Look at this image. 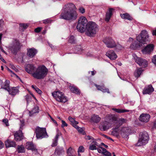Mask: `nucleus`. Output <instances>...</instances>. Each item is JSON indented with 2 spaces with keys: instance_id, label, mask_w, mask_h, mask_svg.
Segmentation results:
<instances>
[{
  "instance_id": "1",
  "label": "nucleus",
  "mask_w": 156,
  "mask_h": 156,
  "mask_svg": "<svg viewBox=\"0 0 156 156\" xmlns=\"http://www.w3.org/2000/svg\"><path fill=\"white\" fill-rule=\"evenodd\" d=\"M126 122V120L123 118H121L118 120L117 117L116 116L109 114L105 117V121L99 126L100 129L105 131L112 126L115 127L113 128L114 131H116L123 124Z\"/></svg>"
},
{
  "instance_id": "2",
  "label": "nucleus",
  "mask_w": 156,
  "mask_h": 156,
  "mask_svg": "<svg viewBox=\"0 0 156 156\" xmlns=\"http://www.w3.org/2000/svg\"><path fill=\"white\" fill-rule=\"evenodd\" d=\"M25 70L34 78L38 80L43 79L48 73V69L44 65H40L36 68L33 65L29 64L27 66Z\"/></svg>"
},
{
  "instance_id": "3",
  "label": "nucleus",
  "mask_w": 156,
  "mask_h": 156,
  "mask_svg": "<svg viewBox=\"0 0 156 156\" xmlns=\"http://www.w3.org/2000/svg\"><path fill=\"white\" fill-rule=\"evenodd\" d=\"M75 5L72 3L65 4L63 7L59 18L67 20H75L78 16Z\"/></svg>"
},
{
  "instance_id": "4",
  "label": "nucleus",
  "mask_w": 156,
  "mask_h": 156,
  "mask_svg": "<svg viewBox=\"0 0 156 156\" xmlns=\"http://www.w3.org/2000/svg\"><path fill=\"white\" fill-rule=\"evenodd\" d=\"M88 21L84 16H81L78 19L76 27L77 30L81 33L85 32L88 25Z\"/></svg>"
},
{
  "instance_id": "5",
  "label": "nucleus",
  "mask_w": 156,
  "mask_h": 156,
  "mask_svg": "<svg viewBox=\"0 0 156 156\" xmlns=\"http://www.w3.org/2000/svg\"><path fill=\"white\" fill-rule=\"evenodd\" d=\"M98 30V25L95 23L89 22L88 23L86 34L88 36L93 37L95 36Z\"/></svg>"
},
{
  "instance_id": "6",
  "label": "nucleus",
  "mask_w": 156,
  "mask_h": 156,
  "mask_svg": "<svg viewBox=\"0 0 156 156\" xmlns=\"http://www.w3.org/2000/svg\"><path fill=\"white\" fill-rule=\"evenodd\" d=\"M149 140V136L147 132L143 131L140 133L139 138L137 143L136 144L137 146H141L147 144Z\"/></svg>"
},
{
  "instance_id": "7",
  "label": "nucleus",
  "mask_w": 156,
  "mask_h": 156,
  "mask_svg": "<svg viewBox=\"0 0 156 156\" xmlns=\"http://www.w3.org/2000/svg\"><path fill=\"white\" fill-rule=\"evenodd\" d=\"M35 133L37 139H41L48 136L45 128L36 127L35 129Z\"/></svg>"
},
{
  "instance_id": "8",
  "label": "nucleus",
  "mask_w": 156,
  "mask_h": 156,
  "mask_svg": "<svg viewBox=\"0 0 156 156\" xmlns=\"http://www.w3.org/2000/svg\"><path fill=\"white\" fill-rule=\"evenodd\" d=\"M53 96L58 102L65 103L68 100L67 98L65 96L64 94L59 91L54 92L52 93Z\"/></svg>"
},
{
  "instance_id": "9",
  "label": "nucleus",
  "mask_w": 156,
  "mask_h": 156,
  "mask_svg": "<svg viewBox=\"0 0 156 156\" xmlns=\"http://www.w3.org/2000/svg\"><path fill=\"white\" fill-rule=\"evenodd\" d=\"M20 127L19 130L15 132L14 134L15 139L16 141H20L23 138V133L22 130L24 125V121L20 120Z\"/></svg>"
},
{
  "instance_id": "10",
  "label": "nucleus",
  "mask_w": 156,
  "mask_h": 156,
  "mask_svg": "<svg viewBox=\"0 0 156 156\" xmlns=\"http://www.w3.org/2000/svg\"><path fill=\"white\" fill-rule=\"evenodd\" d=\"M89 149L91 150L97 149L99 153L102 154L105 156H112L111 153L105 149L101 147H99L97 148L95 145L94 144L90 145L89 147Z\"/></svg>"
},
{
  "instance_id": "11",
  "label": "nucleus",
  "mask_w": 156,
  "mask_h": 156,
  "mask_svg": "<svg viewBox=\"0 0 156 156\" xmlns=\"http://www.w3.org/2000/svg\"><path fill=\"white\" fill-rule=\"evenodd\" d=\"M21 46L22 45L19 41H15L9 47V49L12 53L16 55L20 50Z\"/></svg>"
},
{
  "instance_id": "12",
  "label": "nucleus",
  "mask_w": 156,
  "mask_h": 156,
  "mask_svg": "<svg viewBox=\"0 0 156 156\" xmlns=\"http://www.w3.org/2000/svg\"><path fill=\"white\" fill-rule=\"evenodd\" d=\"M133 56L134 59L140 66L144 67L147 66L148 63L145 59L138 57L135 54H133Z\"/></svg>"
},
{
  "instance_id": "13",
  "label": "nucleus",
  "mask_w": 156,
  "mask_h": 156,
  "mask_svg": "<svg viewBox=\"0 0 156 156\" xmlns=\"http://www.w3.org/2000/svg\"><path fill=\"white\" fill-rule=\"evenodd\" d=\"M103 42L107 47L112 48L115 47L116 44L115 41L111 37H106L103 40Z\"/></svg>"
},
{
  "instance_id": "14",
  "label": "nucleus",
  "mask_w": 156,
  "mask_h": 156,
  "mask_svg": "<svg viewBox=\"0 0 156 156\" xmlns=\"http://www.w3.org/2000/svg\"><path fill=\"white\" fill-rule=\"evenodd\" d=\"M148 35L147 31L146 30L142 31L140 35L136 37V40L140 43H143L145 42L148 38Z\"/></svg>"
},
{
  "instance_id": "15",
  "label": "nucleus",
  "mask_w": 156,
  "mask_h": 156,
  "mask_svg": "<svg viewBox=\"0 0 156 156\" xmlns=\"http://www.w3.org/2000/svg\"><path fill=\"white\" fill-rule=\"evenodd\" d=\"M150 117L149 114L142 113L140 116L139 120L142 122H147L149 121Z\"/></svg>"
},
{
  "instance_id": "16",
  "label": "nucleus",
  "mask_w": 156,
  "mask_h": 156,
  "mask_svg": "<svg viewBox=\"0 0 156 156\" xmlns=\"http://www.w3.org/2000/svg\"><path fill=\"white\" fill-rule=\"evenodd\" d=\"M154 47V45L153 44H150L142 50V51L145 54L149 53L153 50Z\"/></svg>"
},
{
  "instance_id": "17",
  "label": "nucleus",
  "mask_w": 156,
  "mask_h": 156,
  "mask_svg": "<svg viewBox=\"0 0 156 156\" xmlns=\"http://www.w3.org/2000/svg\"><path fill=\"white\" fill-rule=\"evenodd\" d=\"M154 91V89L151 85L146 86L144 88L143 94H150Z\"/></svg>"
},
{
  "instance_id": "18",
  "label": "nucleus",
  "mask_w": 156,
  "mask_h": 156,
  "mask_svg": "<svg viewBox=\"0 0 156 156\" xmlns=\"http://www.w3.org/2000/svg\"><path fill=\"white\" fill-rule=\"evenodd\" d=\"M37 51L34 48L27 49V55L29 57L32 58H33L37 53Z\"/></svg>"
},
{
  "instance_id": "19",
  "label": "nucleus",
  "mask_w": 156,
  "mask_h": 156,
  "mask_svg": "<svg viewBox=\"0 0 156 156\" xmlns=\"http://www.w3.org/2000/svg\"><path fill=\"white\" fill-rule=\"evenodd\" d=\"M0 84L1 89H3L8 90L10 88L9 81L8 80H6L3 83L2 81L0 79Z\"/></svg>"
},
{
  "instance_id": "20",
  "label": "nucleus",
  "mask_w": 156,
  "mask_h": 156,
  "mask_svg": "<svg viewBox=\"0 0 156 156\" xmlns=\"http://www.w3.org/2000/svg\"><path fill=\"white\" fill-rule=\"evenodd\" d=\"M106 55L112 60H115L117 58V55L112 50L108 51L107 52Z\"/></svg>"
},
{
  "instance_id": "21",
  "label": "nucleus",
  "mask_w": 156,
  "mask_h": 156,
  "mask_svg": "<svg viewBox=\"0 0 156 156\" xmlns=\"http://www.w3.org/2000/svg\"><path fill=\"white\" fill-rule=\"evenodd\" d=\"M65 151L62 147H57L54 154L55 156H60L62 155L64 153Z\"/></svg>"
},
{
  "instance_id": "22",
  "label": "nucleus",
  "mask_w": 156,
  "mask_h": 156,
  "mask_svg": "<svg viewBox=\"0 0 156 156\" xmlns=\"http://www.w3.org/2000/svg\"><path fill=\"white\" fill-rule=\"evenodd\" d=\"M131 129L128 127L122 128L121 133V135L124 137H126L130 133Z\"/></svg>"
},
{
  "instance_id": "23",
  "label": "nucleus",
  "mask_w": 156,
  "mask_h": 156,
  "mask_svg": "<svg viewBox=\"0 0 156 156\" xmlns=\"http://www.w3.org/2000/svg\"><path fill=\"white\" fill-rule=\"evenodd\" d=\"M25 147L28 150H31L35 153L37 152V149H36L34 144L31 142H27L26 144Z\"/></svg>"
},
{
  "instance_id": "24",
  "label": "nucleus",
  "mask_w": 156,
  "mask_h": 156,
  "mask_svg": "<svg viewBox=\"0 0 156 156\" xmlns=\"http://www.w3.org/2000/svg\"><path fill=\"white\" fill-rule=\"evenodd\" d=\"M114 10L113 8L109 9L108 11L106 12L105 17V21L107 22L109 21L111 17L112 16V12Z\"/></svg>"
},
{
  "instance_id": "25",
  "label": "nucleus",
  "mask_w": 156,
  "mask_h": 156,
  "mask_svg": "<svg viewBox=\"0 0 156 156\" xmlns=\"http://www.w3.org/2000/svg\"><path fill=\"white\" fill-rule=\"evenodd\" d=\"M7 91L9 94L12 96H14L19 92L18 88L16 87L9 88Z\"/></svg>"
},
{
  "instance_id": "26",
  "label": "nucleus",
  "mask_w": 156,
  "mask_h": 156,
  "mask_svg": "<svg viewBox=\"0 0 156 156\" xmlns=\"http://www.w3.org/2000/svg\"><path fill=\"white\" fill-rule=\"evenodd\" d=\"M6 148L15 147L16 144L15 142L11 140L8 139L5 142Z\"/></svg>"
},
{
  "instance_id": "27",
  "label": "nucleus",
  "mask_w": 156,
  "mask_h": 156,
  "mask_svg": "<svg viewBox=\"0 0 156 156\" xmlns=\"http://www.w3.org/2000/svg\"><path fill=\"white\" fill-rule=\"evenodd\" d=\"M91 119L93 122L97 123L100 121L101 118L98 115L94 114L91 117Z\"/></svg>"
},
{
  "instance_id": "28",
  "label": "nucleus",
  "mask_w": 156,
  "mask_h": 156,
  "mask_svg": "<svg viewBox=\"0 0 156 156\" xmlns=\"http://www.w3.org/2000/svg\"><path fill=\"white\" fill-rule=\"evenodd\" d=\"M69 88L71 91L73 93L76 94H80V90L76 87L73 86H69Z\"/></svg>"
},
{
  "instance_id": "29",
  "label": "nucleus",
  "mask_w": 156,
  "mask_h": 156,
  "mask_svg": "<svg viewBox=\"0 0 156 156\" xmlns=\"http://www.w3.org/2000/svg\"><path fill=\"white\" fill-rule=\"evenodd\" d=\"M61 135L60 132L58 133L56 135L51 145L52 147L56 146L57 145L58 140V137Z\"/></svg>"
},
{
  "instance_id": "30",
  "label": "nucleus",
  "mask_w": 156,
  "mask_h": 156,
  "mask_svg": "<svg viewBox=\"0 0 156 156\" xmlns=\"http://www.w3.org/2000/svg\"><path fill=\"white\" fill-rule=\"evenodd\" d=\"M120 16L121 18L127 20H133V18L127 13L121 14H120Z\"/></svg>"
},
{
  "instance_id": "31",
  "label": "nucleus",
  "mask_w": 156,
  "mask_h": 156,
  "mask_svg": "<svg viewBox=\"0 0 156 156\" xmlns=\"http://www.w3.org/2000/svg\"><path fill=\"white\" fill-rule=\"evenodd\" d=\"M68 119L71 122L72 125L74 127L78 123V122L77 121H76L74 119L72 118L71 116L69 117Z\"/></svg>"
},
{
  "instance_id": "32",
  "label": "nucleus",
  "mask_w": 156,
  "mask_h": 156,
  "mask_svg": "<svg viewBox=\"0 0 156 156\" xmlns=\"http://www.w3.org/2000/svg\"><path fill=\"white\" fill-rule=\"evenodd\" d=\"M112 110L114 111L115 112L119 113H124L129 112L128 110L126 109H117L115 108H112Z\"/></svg>"
},
{
  "instance_id": "33",
  "label": "nucleus",
  "mask_w": 156,
  "mask_h": 156,
  "mask_svg": "<svg viewBox=\"0 0 156 156\" xmlns=\"http://www.w3.org/2000/svg\"><path fill=\"white\" fill-rule=\"evenodd\" d=\"M39 108L38 106L35 107L30 112V115L32 116L34 113H38L39 112Z\"/></svg>"
},
{
  "instance_id": "34",
  "label": "nucleus",
  "mask_w": 156,
  "mask_h": 156,
  "mask_svg": "<svg viewBox=\"0 0 156 156\" xmlns=\"http://www.w3.org/2000/svg\"><path fill=\"white\" fill-rule=\"evenodd\" d=\"M142 72V70L141 69H139L135 72L134 75L135 77L137 78L139 77Z\"/></svg>"
},
{
  "instance_id": "35",
  "label": "nucleus",
  "mask_w": 156,
  "mask_h": 156,
  "mask_svg": "<svg viewBox=\"0 0 156 156\" xmlns=\"http://www.w3.org/2000/svg\"><path fill=\"white\" fill-rule=\"evenodd\" d=\"M17 151L19 153L24 152H25L24 147L23 145L18 146Z\"/></svg>"
},
{
  "instance_id": "36",
  "label": "nucleus",
  "mask_w": 156,
  "mask_h": 156,
  "mask_svg": "<svg viewBox=\"0 0 156 156\" xmlns=\"http://www.w3.org/2000/svg\"><path fill=\"white\" fill-rule=\"evenodd\" d=\"M31 87L38 94H41L42 91L36 86H34L33 85H32L31 86Z\"/></svg>"
},
{
  "instance_id": "37",
  "label": "nucleus",
  "mask_w": 156,
  "mask_h": 156,
  "mask_svg": "<svg viewBox=\"0 0 156 156\" xmlns=\"http://www.w3.org/2000/svg\"><path fill=\"white\" fill-rule=\"evenodd\" d=\"M73 151H74V150L73 149V148L70 147L67 151V156H71L72 155V154L73 153Z\"/></svg>"
},
{
  "instance_id": "38",
  "label": "nucleus",
  "mask_w": 156,
  "mask_h": 156,
  "mask_svg": "<svg viewBox=\"0 0 156 156\" xmlns=\"http://www.w3.org/2000/svg\"><path fill=\"white\" fill-rule=\"evenodd\" d=\"M52 22V20L50 18L47 19L43 20V23L46 24L50 23Z\"/></svg>"
},
{
  "instance_id": "39",
  "label": "nucleus",
  "mask_w": 156,
  "mask_h": 156,
  "mask_svg": "<svg viewBox=\"0 0 156 156\" xmlns=\"http://www.w3.org/2000/svg\"><path fill=\"white\" fill-rule=\"evenodd\" d=\"M140 47V45H137L136 43L132 44L130 46V48L132 49H135L136 48Z\"/></svg>"
},
{
  "instance_id": "40",
  "label": "nucleus",
  "mask_w": 156,
  "mask_h": 156,
  "mask_svg": "<svg viewBox=\"0 0 156 156\" xmlns=\"http://www.w3.org/2000/svg\"><path fill=\"white\" fill-rule=\"evenodd\" d=\"M85 151V149L84 147L82 146H80L78 149L77 152H80L81 153H83Z\"/></svg>"
},
{
  "instance_id": "41",
  "label": "nucleus",
  "mask_w": 156,
  "mask_h": 156,
  "mask_svg": "<svg viewBox=\"0 0 156 156\" xmlns=\"http://www.w3.org/2000/svg\"><path fill=\"white\" fill-rule=\"evenodd\" d=\"M75 40L74 39V37L73 36H72L70 37L69 40V42L71 43H75Z\"/></svg>"
},
{
  "instance_id": "42",
  "label": "nucleus",
  "mask_w": 156,
  "mask_h": 156,
  "mask_svg": "<svg viewBox=\"0 0 156 156\" xmlns=\"http://www.w3.org/2000/svg\"><path fill=\"white\" fill-rule=\"evenodd\" d=\"M76 129H77L78 131L81 133H83L84 132L83 130L81 128L79 127L77 125H76L74 127Z\"/></svg>"
},
{
  "instance_id": "43",
  "label": "nucleus",
  "mask_w": 156,
  "mask_h": 156,
  "mask_svg": "<svg viewBox=\"0 0 156 156\" xmlns=\"http://www.w3.org/2000/svg\"><path fill=\"white\" fill-rule=\"evenodd\" d=\"M78 10L79 12L82 14H83L85 12V9L82 7H80Z\"/></svg>"
},
{
  "instance_id": "44",
  "label": "nucleus",
  "mask_w": 156,
  "mask_h": 156,
  "mask_svg": "<svg viewBox=\"0 0 156 156\" xmlns=\"http://www.w3.org/2000/svg\"><path fill=\"white\" fill-rule=\"evenodd\" d=\"M20 25L21 27L24 29H26L28 27V25L26 24H20Z\"/></svg>"
},
{
  "instance_id": "45",
  "label": "nucleus",
  "mask_w": 156,
  "mask_h": 156,
  "mask_svg": "<svg viewBox=\"0 0 156 156\" xmlns=\"http://www.w3.org/2000/svg\"><path fill=\"white\" fill-rule=\"evenodd\" d=\"M2 122L6 126H9V123L8 120L6 119H3Z\"/></svg>"
},
{
  "instance_id": "46",
  "label": "nucleus",
  "mask_w": 156,
  "mask_h": 156,
  "mask_svg": "<svg viewBox=\"0 0 156 156\" xmlns=\"http://www.w3.org/2000/svg\"><path fill=\"white\" fill-rule=\"evenodd\" d=\"M103 93L107 92L108 93H109L110 92L108 89L105 88L104 87H103L101 90Z\"/></svg>"
},
{
  "instance_id": "47",
  "label": "nucleus",
  "mask_w": 156,
  "mask_h": 156,
  "mask_svg": "<svg viewBox=\"0 0 156 156\" xmlns=\"http://www.w3.org/2000/svg\"><path fill=\"white\" fill-rule=\"evenodd\" d=\"M95 86L96 87L98 90H101L103 87H104V86H100L95 84Z\"/></svg>"
},
{
  "instance_id": "48",
  "label": "nucleus",
  "mask_w": 156,
  "mask_h": 156,
  "mask_svg": "<svg viewBox=\"0 0 156 156\" xmlns=\"http://www.w3.org/2000/svg\"><path fill=\"white\" fill-rule=\"evenodd\" d=\"M152 62L156 66V55H154L153 56L152 59Z\"/></svg>"
},
{
  "instance_id": "49",
  "label": "nucleus",
  "mask_w": 156,
  "mask_h": 156,
  "mask_svg": "<svg viewBox=\"0 0 156 156\" xmlns=\"http://www.w3.org/2000/svg\"><path fill=\"white\" fill-rule=\"evenodd\" d=\"M21 56L22 58V61L23 62L26 58V55L25 54L22 53L21 55Z\"/></svg>"
},
{
  "instance_id": "50",
  "label": "nucleus",
  "mask_w": 156,
  "mask_h": 156,
  "mask_svg": "<svg viewBox=\"0 0 156 156\" xmlns=\"http://www.w3.org/2000/svg\"><path fill=\"white\" fill-rule=\"evenodd\" d=\"M42 29V27H38L35 29L34 31L36 33H39L41 31Z\"/></svg>"
},
{
  "instance_id": "51",
  "label": "nucleus",
  "mask_w": 156,
  "mask_h": 156,
  "mask_svg": "<svg viewBox=\"0 0 156 156\" xmlns=\"http://www.w3.org/2000/svg\"><path fill=\"white\" fill-rule=\"evenodd\" d=\"M62 127H64V126H68L67 124L63 120H62Z\"/></svg>"
},
{
  "instance_id": "52",
  "label": "nucleus",
  "mask_w": 156,
  "mask_h": 156,
  "mask_svg": "<svg viewBox=\"0 0 156 156\" xmlns=\"http://www.w3.org/2000/svg\"><path fill=\"white\" fill-rule=\"evenodd\" d=\"M85 138L86 140H90V139H92L93 140H94V138L89 135L87 136Z\"/></svg>"
},
{
  "instance_id": "53",
  "label": "nucleus",
  "mask_w": 156,
  "mask_h": 156,
  "mask_svg": "<svg viewBox=\"0 0 156 156\" xmlns=\"http://www.w3.org/2000/svg\"><path fill=\"white\" fill-rule=\"evenodd\" d=\"M4 146V143L0 140V149H2Z\"/></svg>"
},
{
  "instance_id": "54",
  "label": "nucleus",
  "mask_w": 156,
  "mask_h": 156,
  "mask_svg": "<svg viewBox=\"0 0 156 156\" xmlns=\"http://www.w3.org/2000/svg\"><path fill=\"white\" fill-rule=\"evenodd\" d=\"M152 34L153 35L156 36V29L153 30L152 31Z\"/></svg>"
},
{
  "instance_id": "55",
  "label": "nucleus",
  "mask_w": 156,
  "mask_h": 156,
  "mask_svg": "<svg viewBox=\"0 0 156 156\" xmlns=\"http://www.w3.org/2000/svg\"><path fill=\"white\" fill-rule=\"evenodd\" d=\"M92 143L93 144L95 145L96 146H99V147H100L99 145H98V143L96 141H93Z\"/></svg>"
},
{
  "instance_id": "56",
  "label": "nucleus",
  "mask_w": 156,
  "mask_h": 156,
  "mask_svg": "<svg viewBox=\"0 0 156 156\" xmlns=\"http://www.w3.org/2000/svg\"><path fill=\"white\" fill-rule=\"evenodd\" d=\"M12 68L16 72H17L18 71V70L14 66H12Z\"/></svg>"
},
{
  "instance_id": "57",
  "label": "nucleus",
  "mask_w": 156,
  "mask_h": 156,
  "mask_svg": "<svg viewBox=\"0 0 156 156\" xmlns=\"http://www.w3.org/2000/svg\"><path fill=\"white\" fill-rule=\"evenodd\" d=\"M50 117L51 119V120L55 124H57V122H56L55 120L53 119L50 116Z\"/></svg>"
},
{
  "instance_id": "58",
  "label": "nucleus",
  "mask_w": 156,
  "mask_h": 156,
  "mask_svg": "<svg viewBox=\"0 0 156 156\" xmlns=\"http://www.w3.org/2000/svg\"><path fill=\"white\" fill-rule=\"evenodd\" d=\"M0 49H1V50L4 53H5V54H7V53L4 51V50L0 46Z\"/></svg>"
},
{
  "instance_id": "59",
  "label": "nucleus",
  "mask_w": 156,
  "mask_h": 156,
  "mask_svg": "<svg viewBox=\"0 0 156 156\" xmlns=\"http://www.w3.org/2000/svg\"><path fill=\"white\" fill-rule=\"evenodd\" d=\"M0 59L1 60V61H3V62H5V60H4V59L2 58V57L1 55V54H0Z\"/></svg>"
},
{
  "instance_id": "60",
  "label": "nucleus",
  "mask_w": 156,
  "mask_h": 156,
  "mask_svg": "<svg viewBox=\"0 0 156 156\" xmlns=\"http://www.w3.org/2000/svg\"><path fill=\"white\" fill-rule=\"evenodd\" d=\"M103 136L104 137H105V138L108 139H110V137H109L108 136H107L106 135H105L104 134H103Z\"/></svg>"
},
{
  "instance_id": "61",
  "label": "nucleus",
  "mask_w": 156,
  "mask_h": 156,
  "mask_svg": "<svg viewBox=\"0 0 156 156\" xmlns=\"http://www.w3.org/2000/svg\"><path fill=\"white\" fill-rule=\"evenodd\" d=\"M133 41V39L131 37L129 38V41Z\"/></svg>"
},
{
  "instance_id": "62",
  "label": "nucleus",
  "mask_w": 156,
  "mask_h": 156,
  "mask_svg": "<svg viewBox=\"0 0 156 156\" xmlns=\"http://www.w3.org/2000/svg\"><path fill=\"white\" fill-rule=\"evenodd\" d=\"M7 69H8V70L9 72H10L11 73L13 74V73H13L12 71L10 69H9V68H7Z\"/></svg>"
},
{
  "instance_id": "63",
  "label": "nucleus",
  "mask_w": 156,
  "mask_h": 156,
  "mask_svg": "<svg viewBox=\"0 0 156 156\" xmlns=\"http://www.w3.org/2000/svg\"><path fill=\"white\" fill-rule=\"evenodd\" d=\"M13 74L14 75H15L16 76V77L17 78H18L19 80H21V79H20V78L17 76V75H16V74H15L14 73H13Z\"/></svg>"
},
{
  "instance_id": "64",
  "label": "nucleus",
  "mask_w": 156,
  "mask_h": 156,
  "mask_svg": "<svg viewBox=\"0 0 156 156\" xmlns=\"http://www.w3.org/2000/svg\"><path fill=\"white\" fill-rule=\"evenodd\" d=\"M91 75L92 76L94 75L95 74L94 71H91Z\"/></svg>"
}]
</instances>
